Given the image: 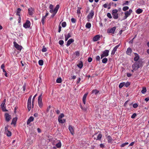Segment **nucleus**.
I'll return each mask as SVG.
<instances>
[{
    "label": "nucleus",
    "mask_w": 149,
    "mask_h": 149,
    "mask_svg": "<svg viewBox=\"0 0 149 149\" xmlns=\"http://www.w3.org/2000/svg\"><path fill=\"white\" fill-rule=\"evenodd\" d=\"M54 6L52 4H50L49 6L50 9L49 12L51 13H53L51 15V17H53L56 14L60 7L59 5L57 4L56 7L53 9Z\"/></svg>",
    "instance_id": "obj_1"
},
{
    "label": "nucleus",
    "mask_w": 149,
    "mask_h": 149,
    "mask_svg": "<svg viewBox=\"0 0 149 149\" xmlns=\"http://www.w3.org/2000/svg\"><path fill=\"white\" fill-rule=\"evenodd\" d=\"M142 62L141 60H139L138 61L135 62L132 65V69L134 71L137 70L139 68L142 67Z\"/></svg>",
    "instance_id": "obj_2"
},
{
    "label": "nucleus",
    "mask_w": 149,
    "mask_h": 149,
    "mask_svg": "<svg viewBox=\"0 0 149 149\" xmlns=\"http://www.w3.org/2000/svg\"><path fill=\"white\" fill-rule=\"evenodd\" d=\"M42 93H41L40 95L39 96L38 98V103L39 106L40 108L42 107L43 106L42 97Z\"/></svg>",
    "instance_id": "obj_3"
},
{
    "label": "nucleus",
    "mask_w": 149,
    "mask_h": 149,
    "mask_svg": "<svg viewBox=\"0 0 149 149\" xmlns=\"http://www.w3.org/2000/svg\"><path fill=\"white\" fill-rule=\"evenodd\" d=\"M32 95H30L29 97L27 102V108L28 111L30 110L31 108V100L32 98Z\"/></svg>",
    "instance_id": "obj_4"
},
{
    "label": "nucleus",
    "mask_w": 149,
    "mask_h": 149,
    "mask_svg": "<svg viewBox=\"0 0 149 149\" xmlns=\"http://www.w3.org/2000/svg\"><path fill=\"white\" fill-rule=\"evenodd\" d=\"M117 12L118 10L116 9L113 10L112 11V15L113 17L115 19H117L118 17Z\"/></svg>",
    "instance_id": "obj_5"
},
{
    "label": "nucleus",
    "mask_w": 149,
    "mask_h": 149,
    "mask_svg": "<svg viewBox=\"0 0 149 149\" xmlns=\"http://www.w3.org/2000/svg\"><path fill=\"white\" fill-rule=\"evenodd\" d=\"M109 51L108 50H105L103 52L101 55V58H102L104 57H106L109 55Z\"/></svg>",
    "instance_id": "obj_6"
},
{
    "label": "nucleus",
    "mask_w": 149,
    "mask_h": 149,
    "mask_svg": "<svg viewBox=\"0 0 149 149\" xmlns=\"http://www.w3.org/2000/svg\"><path fill=\"white\" fill-rule=\"evenodd\" d=\"M132 12L131 9H130L128 11H127L125 13V16L124 17V19H126L128 17H129Z\"/></svg>",
    "instance_id": "obj_7"
},
{
    "label": "nucleus",
    "mask_w": 149,
    "mask_h": 149,
    "mask_svg": "<svg viewBox=\"0 0 149 149\" xmlns=\"http://www.w3.org/2000/svg\"><path fill=\"white\" fill-rule=\"evenodd\" d=\"M31 25V23L29 21L27 20L26 22L23 24V26L25 28H29L30 27Z\"/></svg>",
    "instance_id": "obj_8"
},
{
    "label": "nucleus",
    "mask_w": 149,
    "mask_h": 149,
    "mask_svg": "<svg viewBox=\"0 0 149 149\" xmlns=\"http://www.w3.org/2000/svg\"><path fill=\"white\" fill-rule=\"evenodd\" d=\"M94 15V12L93 10L91 11L89 14L87 16V18L88 19H92Z\"/></svg>",
    "instance_id": "obj_9"
},
{
    "label": "nucleus",
    "mask_w": 149,
    "mask_h": 149,
    "mask_svg": "<svg viewBox=\"0 0 149 149\" xmlns=\"http://www.w3.org/2000/svg\"><path fill=\"white\" fill-rule=\"evenodd\" d=\"M13 44L14 47L17 49L19 50H21L22 49V47L21 46L19 45L16 42H13Z\"/></svg>",
    "instance_id": "obj_10"
},
{
    "label": "nucleus",
    "mask_w": 149,
    "mask_h": 149,
    "mask_svg": "<svg viewBox=\"0 0 149 149\" xmlns=\"http://www.w3.org/2000/svg\"><path fill=\"white\" fill-rule=\"evenodd\" d=\"M116 29V27H114L111 29H108L107 32L109 33H113Z\"/></svg>",
    "instance_id": "obj_11"
},
{
    "label": "nucleus",
    "mask_w": 149,
    "mask_h": 149,
    "mask_svg": "<svg viewBox=\"0 0 149 149\" xmlns=\"http://www.w3.org/2000/svg\"><path fill=\"white\" fill-rule=\"evenodd\" d=\"M65 40L66 41L68 39L71 37L72 36V33L71 32L68 33L67 35L65 34Z\"/></svg>",
    "instance_id": "obj_12"
},
{
    "label": "nucleus",
    "mask_w": 149,
    "mask_h": 149,
    "mask_svg": "<svg viewBox=\"0 0 149 149\" xmlns=\"http://www.w3.org/2000/svg\"><path fill=\"white\" fill-rule=\"evenodd\" d=\"M134 54L135 57L134 58V60L135 61V62L138 61L139 60H139V56L138 54L136 53H134Z\"/></svg>",
    "instance_id": "obj_13"
},
{
    "label": "nucleus",
    "mask_w": 149,
    "mask_h": 149,
    "mask_svg": "<svg viewBox=\"0 0 149 149\" xmlns=\"http://www.w3.org/2000/svg\"><path fill=\"white\" fill-rule=\"evenodd\" d=\"M28 13L30 15H32L34 11V9L31 7L30 8L28 9Z\"/></svg>",
    "instance_id": "obj_14"
},
{
    "label": "nucleus",
    "mask_w": 149,
    "mask_h": 149,
    "mask_svg": "<svg viewBox=\"0 0 149 149\" xmlns=\"http://www.w3.org/2000/svg\"><path fill=\"white\" fill-rule=\"evenodd\" d=\"M100 38V36L99 35H97L95 36L93 38V41L94 42H96L98 41Z\"/></svg>",
    "instance_id": "obj_15"
},
{
    "label": "nucleus",
    "mask_w": 149,
    "mask_h": 149,
    "mask_svg": "<svg viewBox=\"0 0 149 149\" xmlns=\"http://www.w3.org/2000/svg\"><path fill=\"white\" fill-rule=\"evenodd\" d=\"M74 41V40L73 39H70L68 41L66 45L68 47Z\"/></svg>",
    "instance_id": "obj_16"
},
{
    "label": "nucleus",
    "mask_w": 149,
    "mask_h": 149,
    "mask_svg": "<svg viewBox=\"0 0 149 149\" xmlns=\"http://www.w3.org/2000/svg\"><path fill=\"white\" fill-rule=\"evenodd\" d=\"M6 119V121L8 122L11 119V116L8 113H6L5 115Z\"/></svg>",
    "instance_id": "obj_17"
},
{
    "label": "nucleus",
    "mask_w": 149,
    "mask_h": 149,
    "mask_svg": "<svg viewBox=\"0 0 149 149\" xmlns=\"http://www.w3.org/2000/svg\"><path fill=\"white\" fill-rule=\"evenodd\" d=\"M33 120L34 118L33 116L30 117L27 120V124L29 125L31 122L33 121Z\"/></svg>",
    "instance_id": "obj_18"
},
{
    "label": "nucleus",
    "mask_w": 149,
    "mask_h": 149,
    "mask_svg": "<svg viewBox=\"0 0 149 149\" xmlns=\"http://www.w3.org/2000/svg\"><path fill=\"white\" fill-rule=\"evenodd\" d=\"M88 94V93H87L84 94V95L83 99H82V100L83 103L85 104H86V97L87 96V95Z\"/></svg>",
    "instance_id": "obj_19"
},
{
    "label": "nucleus",
    "mask_w": 149,
    "mask_h": 149,
    "mask_svg": "<svg viewBox=\"0 0 149 149\" xmlns=\"http://www.w3.org/2000/svg\"><path fill=\"white\" fill-rule=\"evenodd\" d=\"M107 139L108 143H112L113 139L111 137V136L110 135H109L107 136Z\"/></svg>",
    "instance_id": "obj_20"
},
{
    "label": "nucleus",
    "mask_w": 149,
    "mask_h": 149,
    "mask_svg": "<svg viewBox=\"0 0 149 149\" xmlns=\"http://www.w3.org/2000/svg\"><path fill=\"white\" fill-rule=\"evenodd\" d=\"M69 129L70 131L71 134L73 135L74 134V131L73 129L72 126L70 125L69 126Z\"/></svg>",
    "instance_id": "obj_21"
},
{
    "label": "nucleus",
    "mask_w": 149,
    "mask_h": 149,
    "mask_svg": "<svg viewBox=\"0 0 149 149\" xmlns=\"http://www.w3.org/2000/svg\"><path fill=\"white\" fill-rule=\"evenodd\" d=\"M126 52L127 54L130 55L132 52V50L129 47L127 49Z\"/></svg>",
    "instance_id": "obj_22"
},
{
    "label": "nucleus",
    "mask_w": 149,
    "mask_h": 149,
    "mask_svg": "<svg viewBox=\"0 0 149 149\" xmlns=\"http://www.w3.org/2000/svg\"><path fill=\"white\" fill-rule=\"evenodd\" d=\"M99 91L97 90V89H95L93 90L92 91V93H93L95 95H97L98 93L99 92Z\"/></svg>",
    "instance_id": "obj_23"
},
{
    "label": "nucleus",
    "mask_w": 149,
    "mask_h": 149,
    "mask_svg": "<svg viewBox=\"0 0 149 149\" xmlns=\"http://www.w3.org/2000/svg\"><path fill=\"white\" fill-rule=\"evenodd\" d=\"M17 120V118H13V120L12 122V123H11V124H13V125H15L16 123V122Z\"/></svg>",
    "instance_id": "obj_24"
},
{
    "label": "nucleus",
    "mask_w": 149,
    "mask_h": 149,
    "mask_svg": "<svg viewBox=\"0 0 149 149\" xmlns=\"http://www.w3.org/2000/svg\"><path fill=\"white\" fill-rule=\"evenodd\" d=\"M77 65L79 68H81L83 66L82 62L81 61H80L79 64H77Z\"/></svg>",
    "instance_id": "obj_25"
},
{
    "label": "nucleus",
    "mask_w": 149,
    "mask_h": 149,
    "mask_svg": "<svg viewBox=\"0 0 149 149\" xmlns=\"http://www.w3.org/2000/svg\"><path fill=\"white\" fill-rule=\"evenodd\" d=\"M5 133L8 136H10L11 135V133L10 132L8 131L5 132Z\"/></svg>",
    "instance_id": "obj_26"
},
{
    "label": "nucleus",
    "mask_w": 149,
    "mask_h": 149,
    "mask_svg": "<svg viewBox=\"0 0 149 149\" xmlns=\"http://www.w3.org/2000/svg\"><path fill=\"white\" fill-rule=\"evenodd\" d=\"M102 137V135L101 134H99L97 136V140H100Z\"/></svg>",
    "instance_id": "obj_27"
},
{
    "label": "nucleus",
    "mask_w": 149,
    "mask_h": 149,
    "mask_svg": "<svg viewBox=\"0 0 149 149\" xmlns=\"http://www.w3.org/2000/svg\"><path fill=\"white\" fill-rule=\"evenodd\" d=\"M86 28L89 29L91 28V24L89 22L87 23L86 25Z\"/></svg>",
    "instance_id": "obj_28"
},
{
    "label": "nucleus",
    "mask_w": 149,
    "mask_h": 149,
    "mask_svg": "<svg viewBox=\"0 0 149 149\" xmlns=\"http://www.w3.org/2000/svg\"><path fill=\"white\" fill-rule=\"evenodd\" d=\"M142 12L143 10L140 8L137 9L136 11V12L138 14L141 13Z\"/></svg>",
    "instance_id": "obj_29"
},
{
    "label": "nucleus",
    "mask_w": 149,
    "mask_h": 149,
    "mask_svg": "<svg viewBox=\"0 0 149 149\" xmlns=\"http://www.w3.org/2000/svg\"><path fill=\"white\" fill-rule=\"evenodd\" d=\"M58 120L59 122L61 123H63L65 122V120L64 119L63 120L62 119H58Z\"/></svg>",
    "instance_id": "obj_30"
},
{
    "label": "nucleus",
    "mask_w": 149,
    "mask_h": 149,
    "mask_svg": "<svg viewBox=\"0 0 149 149\" xmlns=\"http://www.w3.org/2000/svg\"><path fill=\"white\" fill-rule=\"evenodd\" d=\"M61 146V143L60 141L56 144V146L58 148H60Z\"/></svg>",
    "instance_id": "obj_31"
},
{
    "label": "nucleus",
    "mask_w": 149,
    "mask_h": 149,
    "mask_svg": "<svg viewBox=\"0 0 149 149\" xmlns=\"http://www.w3.org/2000/svg\"><path fill=\"white\" fill-rule=\"evenodd\" d=\"M43 61L42 59L38 61V63L39 65L42 66L43 64Z\"/></svg>",
    "instance_id": "obj_32"
},
{
    "label": "nucleus",
    "mask_w": 149,
    "mask_h": 149,
    "mask_svg": "<svg viewBox=\"0 0 149 149\" xmlns=\"http://www.w3.org/2000/svg\"><path fill=\"white\" fill-rule=\"evenodd\" d=\"M146 87H143L142 88V90L141 91V92L143 94H145V93L146 92Z\"/></svg>",
    "instance_id": "obj_33"
},
{
    "label": "nucleus",
    "mask_w": 149,
    "mask_h": 149,
    "mask_svg": "<svg viewBox=\"0 0 149 149\" xmlns=\"http://www.w3.org/2000/svg\"><path fill=\"white\" fill-rule=\"evenodd\" d=\"M21 11V9L20 8H19L17 9V13H16V14L17 15L20 16L19 13H20Z\"/></svg>",
    "instance_id": "obj_34"
},
{
    "label": "nucleus",
    "mask_w": 149,
    "mask_h": 149,
    "mask_svg": "<svg viewBox=\"0 0 149 149\" xmlns=\"http://www.w3.org/2000/svg\"><path fill=\"white\" fill-rule=\"evenodd\" d=\"M108 61V59L106 58H104L102 60V62L104 63H106Z\"/></svg>",
    "instance_id": "obj_35"
},
{
    "label": "nucleus",
    "mask_w": 149,
    "mask_h": 149,
    "mask_svg": "<svg viewBox=\"0 0 149 149\" xmlns=\"http://www.w3.org/2000/svg\"><path fill=\"white\" fill-rule=\"evenodd\" d=\"M125 82H123L120 83L119 85V87L120 88H121L123 86H124Z\"/></svg>",
    "instance_id": "obj_36"
},
{
    "label": "nucleus",
    "mask_w": 149,
    "mask_h": 149,
    "mask_svg": "<svg viewBox=\"0 0 149 149\" xmlns=\"http://www.w3.org/2000/svg\"><path fill=\"white\" fill-rule=\"evenodd\" d=\"M129 1H124L123 5L124 6L125 5H129Z\"/></svg>",
    "instance_id": "obj_37"
},
{
    "label": "nucleus",
    "mask_w": 149,
    "mask_h": 149,
    "mask_svg": "<svg viewBox=\"0 0 149 149\" xmlns=\"http://www.w3.org/2000/svg\"><path fill=\"white\" fill-rule=\"evenodd\" d=\"M129 8L128 6H125L122 9L123 11H126L127 10H128L129 9Z\"/></svg>",
    "instance_id": "obj_38"
},
{
    "label": "nucleus",
    "mask_w": 149,
    "mask_h": 149,
    "mask_svg": "<svg viewBox=\"0 0 149 149\" xmlns=\"http://www.w3.org/2000/svg\"><path fill=\"white\" fill-rule=\"evenodd\" d=\"M56 81L57 83H60L62 82L61 78H58L56 80Z\"/></svg>",
    "instance_id": "obj_39"
},
{
    "label": "nucleus",
    "mask_w": 149,
    "mask_h": 149,
    "mask_svg": "<svg viewBox=\"0 0 149 149\" xmlns=\"http://www.w3.org/2000/svg\"><path fill=\"white\" fill-rule=\"evenodd\" d=\"M47 51V49L44 46H43V48L42 49V52H45Z\"/></svg>",
    "instance_id": "obj_40"
},
{
    "label": "nucleus",
    "mask_w": 149,
    "mask_h": 149,
    "mask_svg": "<svg viewBox=\"0 0 149 149\" xmlns=\"http://www.w3.org/2000/svg\"><path fill=\"white\" fill-rule=\"evenodd\" d=\"M64 117V115L63 113H61L58 117V119H62V118Z\"/></svg>",
    "instance_id": "obj_41"
},
{
    "label": "nucleus",
    "mask_w": 149,
    "mask_h": 149,
    "mask_svg": "<svg viewBox=\"0 0 149 149\" xmlns=\"http://www.w3.org/2000/svg\"><path fill=\"white\" fill-rule=\"evenodd\" d=\"M129 143L128 142H126L124 143H123L121 144V147H123L125 146L128 144Z\"/></svg>",
    "instance_id": "obj_42"
},
{
    "label": "nucleus",
    "mask_w": 149,
    "mask_h": 149,
    "mask_svg": "<svg viewBox=\"0 0 149 149\" xmlns=\"http://www.w3.org/2000/svg\"><path fill=\"white\" fill-rule=\"evenodd\" d=\"M37 94H36V95H34V96H33V98L32 102V105L33 106V102L34 101L35 99V97H36V96H37Z\"/></svg>",
    "instance_id": "obj_43"
},
{
    "label": "nucleus",
    "mask_w": 149,
    "mask_h": 149,
    "mask_svg": "<svg viewBox=\"0 0 149 149\" xmlns=\"http://www.w3.org/2000/svg\"><path fill=\"white\" fill-rule=\"evenodd\" d=\"M62 26L63 27H65L66 26V22H62L61 24Z\"/></svg>",
    "instance_id": "obj_44"
},
{
    "label": "nucleus",
    "mask_w": 149,
    "mask_h": 149,
    "mask_svg": "<svg viewBox=\"0 0 149 149\" xmlns=\"http://www.w3.org/2000/svg\"><path fill=\"white\" fill-rule=\"evenodd\" d=\"M130 85V83L129 82H127L126 83H125L124 86L127 87H128Z\"/></svg>",
    "instance_id": "obj_45"
},
{
    "label": "nucleus",
    "mask_w": 149,
    "mask_h": 149,
    "mask_svg": "<svg viewBox=\"0 0 149 149\" xmlns=\"http://www.w3.org/2000/svg\"><path fill=\"white\" fill-rule=\"evenodd\" d=\"M81 8H80L79 7H78V9L77 10V13L78 14H80L81 13V11L80 10L81 9Z\"/></svg>",
    "instance_id": "obj_46"
},
{
    "label": "nucleus",
    "mask_w": 149,
    "mask_h": 149,
    "mask_svg": "<svg viewBox=\"0 0 149 149\" xmlns=\"http://www.w3.org/2000/svg\"><path fill=\"white\" fill-rule=\"evenodd\" d=\"M71 21L72 23H75L76 22V20L74 18H72L71 19Z\"/></svg>",
    "instance_id": "obj_47"
},
{
    "label": "nucleus",
    "mask_w": 149,
    "mask_h": 149,
    "mask_svg": "<svg viewBox=\"0 0 149 149\" xmlns=\"http://www.w3.org/2000/svg\"><path fill=\"white\" fill-rule=\"evenodd\" d=\"M59 44L61 45H62L64 43V41L63 40H60L58 42Z\"/></svg>",
    "instance_id": "obj_48"
},
{
    "label": "nucleus",
    "mask_w": 149,
    "mask_h": 149,
    "mask_svg": "<svg viewBox=\"0 0 149 149\" xmlns=\"http://www.w3.org/2000/svg\"><path fill=\"white\" fill-rule=\"evenodd\" d=\"M6 102V99H4L2 103L1 104V106H5Z\"/></svg>",
    "instance_id": "obj_49"
},
{
    "label": "nucleus",
    "mask_w": 149,
    "mask_h": 149,
    "mask_svg": "<svg viewBox=\"0 0 149 149\" xmlns=\"http://www.w3.org/2000/svg\"><path fill=\"white\" fill-rule=\"evenodd\" d=\"M1 107L3 111H7L6 109V107L4 106H1Z\"/></svg>",
    "instance_id": "obj_50"
},
{
    "label": "nucleus",
    "mask_w": 149,
    "mask_h": 149,
    "mask_svg": "<svg viewBox=\"0 0 149 149\" xmlns=\"http://www.w3.org/2000/svg\"><path fill=\"white\" fill-rule=\"evenodd\" d=\"M107 16L109 18L111 19L112 18V16L110 13H108L107 14Z\"/></svg>",
    "instance_id": "obj_51"
},
{
    "label": "nucleus",
    "mask_w": 149,
    "mask_h": 149,
    "mask_svg": "<svg viewBox=\"0 0 149 149\" xmlns=\"http://www.w3.org/2000/svg\"><path fill=\"white\" fill-rule=\"evenodd\" d=\"M9 127L8 125H7L5 128V132H6L7 131H8V128Z\"/></svg>",
    "instance_id": "obj_52"
},
{
    "label": "nucleus",
    "mask_w": 149,
    "mask_h": 149,
    "mask_svg": "<svg viewBox=\"0 0 149 149\" xmlns=\"http://www.w3.org/2000/svg\"><path fill=\"white\" fill-rule=\"evenodd\" d=\"M138 104H137V103H135L133 104V107L134 108H136L138 107Z\"/></svg>",
    "instance_id": "obj_53"
},
{
    "label": "nucleus",
    "mask_w": 149,
    "mask_h": 149,
    "mask_svg": "<svg viewBox=\"0 0 149 149\" xmlns=\"http://www.w3.org/2000/svg\"><path fill=\"white\" fill-rule=\"evenodd\" d=\"M45 18H44L43 17H42V20H41V22H42V23L43 25L44 24L45 20Z\"/></svg>",
    "instance_id": "obj_54"
},
{
    "label": "nucleus",
    "mask_w": 149,
    "mask_h": 149,
    "mask_svg": "<svg viewBox=\"0 0 149 149\" xmlns=\"http://www.w3.org/2000/svg\"><path fill=\"white\" fill-rule=\"evenodd\" d=\"M120 46V45H118L116 46L113 48V49L116 51L117 50V49Z\"/></svg>",
    "instance_id": "obj_55"
},
{
    "label": "nucleus",
    "mask_w": 149,
    "mask_h": 149,
    "mask_svg": "<svg viewBox=\"0 0 149 149\" xmlns=\"http://www.w3.org/2000/svg\"><path fill=\"white\" fill-rule=\"evenodd\" d=\"M136 116V114L135 113H134L131 116V118H134Z\"/></svg>",
    "instance_id": "obj_56"
},
{
    "label": "nucleus",
    "mask_w": 149,
    "mask_h": 149,
    "mask_svg": "<svg viewBox=\"0 0 149 149\" xmlns=\"http://www.w3.org/2000/svg\"><path fill=\"white\" fill-rule=\"evenodd\" d=\"M80 80H81L80 78V77L78 78L77 79V81L76 82L77 84H78L79 83L80 81Z\"/></svg>",
    "instance_id": "obj_57"
},
{
    "label": "nucleus",
    "mask_w": 149,
    "mask_h": 149,
    "mask_svg": "<svg viewBox=\"0 0 149 149\" xmlns=\"http://www.w3.org/2000/svg\"><path fill=\"white\" fill-rule=\"evenodd\" d=\"M100 146L101 148H103L104 147V144L101 143L100 144Z\"/></svg>",
    "instance_id": "obj_58"
},
{
    "label": "nucleus",
    "mask_w": 149,
    "mask_h": 149,
    "mask_svg": "<svg viewBox=\"0 0 149 149\" xmlns=\"http://www.w3.org/2000/svg\"><path fill=\"white\" fill-rule=\"evenodd\" d=\"M96 60L99 61L100 60V57L99 56H97L96 58Z\"/></svg>",
    "instance_id": "obj_59"
},
{
    "label": "nucleus",
    "mask_w": 149,
    "mask_h": 149,
    "mask_svg": "<svg viewBox=\"0 0 149 149\" xmlns=\"http://www.w3.org/2000/svg\"><path fill=\"white\" fill-rule=\"evenodd\" d=\"M92 59L91 57H89L88 59V61L89 62H91L92 61Z\"/></svg>",
    "instance_id": "obj_60"
},
{
    "label": "nucleus",
    "mask_w": 149,
    "mask_h": 149,
    "mask_svg": "<svg viewBox=\"0 0 149 149\" xmlns=\"http://www.w3.org/2000/svg\"><path fill=\"white\" fill-rule=\"evenodd\" d=\"M61 27L60 26H59V27H58V32H59V33L61 31Z\"/></svg>",
    "instance_id": "obj_61"
},
{
    "label": "nucleus",
    "mask_w": 149,
    "mask_h": 149,
    "mask_svg": "<svg viewBox=\"0 0 149 149\" xmlns=\"http://www.w3.org/2000/svg\"><path fill=\"white\" fill-rule=\"evenodd\" d=\"M116 51L115 50H114L113 49V50H112V51L111 52V54L112 55H114V54L115 53Z\"/></svg>",
    "instance_id": "obj_62"
},
{
    "label": "nucleus",
    "mask_w": 149,
    "mask_h": 149,
    "mask_svg": "<svg viewBox=\"0 0 149 149\" xmlns=\"http://www.w3.org/2000/svg\"><path fill=\"white\" fill-rule=\"evenodd\" d=\"M26 90V86L25 85H24L23 86V91H25Z\"/></svg>",
    "instance_id": "obj_63"
},
{
    "label": "nucleus",
    "mask_w": 149,
    "mask_h": 149,
    "mask_svg": "<svg viewBox=\"0 0 149 149\" xmlns=\"http://www.w3.org/2000/svg\"><path fill=\"white\" fill-rule=\"evenodd\" d=\"M48 13H46L45 15L44 16H43L42 17L46 19V17L48 15Z\"/></svg>",
    "instance_id": "obj_64"
}]
</instances>
